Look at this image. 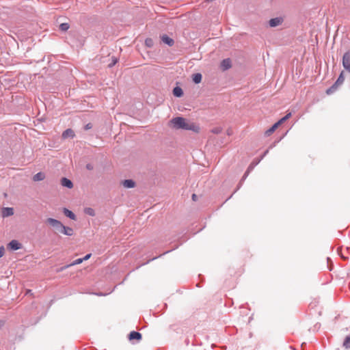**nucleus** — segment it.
<instances>
[{"instance_id": "9b49d317", "label": "nucleus", "mask_w": 350, "mask_h": 350, "mask_svg": "<svg viewBox=\"0 0 350 350\" xmlns=\"http://www.w3.org/2000/svg\"><path fill=\"white\" fill-rule=\"evenodd\" d=\"M161 40L170 46H172L174 43V40L167 35H163L161 36Z\"/></svg>"}, {"instance_id": "6ab92c4d", "label": "nucleus", "mask_w": 350, "mask_h": 350, "mask_svg": "<svg viewBox=\"0 0 350 350\" xmlns=\"http://www.w3.org/2000/svg\"><path fill=\"white\" fill-rule=\"evenodd\" d=\"M173 94L176 97H180L183 94V91L181 88L177 86L174 88Z\"/></svg>"}, {"instance_id": "f8f14e48", "label": "nucleus", "mask_w": 350, "mask_h": 350, "mask_svg": "<svg viewBox=\"0 0 350 350\" xmlns=\"http://www.w3.org/2000/svg\"><path fill=\"white\" fill-rule=\"evenodd\" d=\"M221 66L224 70L229 69L231 67L230 59L229 58L223 59L221 62Z\"/></svg>"}, {"instance_id": "0eeeda50", "label": "nucleus", "mask_w": 350, "mask_h": 350, "mask_svg": "<svg viewBox=\"0 0 350 350\" xmlns=\"http://www.w3.org/2000/svg\"><path fill=\"white\" fill-rule=\"evenodd\" d=\"M14 215V208L12 207H3L1 209V216L3 218L8 217Z\"/></svg>"}, {"instance_id": "6e6552de", "label": "nucleus", "mask_w": 350, "mask_h": 350, "mask_svg": "<svg viewBox=\"0 0 350 350\" xmlns=\"http://www.w3.org/2000/svg\"><path fill=\"white\" fill-rule=\"evenodd\" d=\"M60 233L67 236H72L74 234V230L72 228L63 225Z\"/></svg>"}, {"instance_id": "7ed1b4c3", "label": "nucleus", "mask_w": 350, "mask_h": 350, "mask_svg": "<svg viewBox=\"0 0 350 350\" xmlns=\"http://www.w3.org/2000/svg\"><path fill=\"white\" fill-rule=\"evenodd\" d=\"M344 80H345V77H344V75H343V72H342L337 81L335 82V83L331 87L329 88V89L327 90L326 92L327 94H330L332 93H333L334 92V90L336 89V88L341 85L343 82H344Z\"/></svg>"}, {"instance_id": "2f4dec72", "label": "nucleus", "mask_w": 350, "mask_h": 350, "mask_svg": "<svg viewBox=\"0 0 350 350\" xmlns=\"http://www.w3.org/2000/svg\"><path fill=\"white\" fill-rule=\"evenodd\" d=\"M86 168L89 170H92L93 169V165L90 163L86 165Z\"/></svg>"}, {"instance_id": "c9c22d12", "label": "nucleus", "mask_w": 350, "mask_h": 350, "mask_svg": "<svg viewBox=\"0 0 350 350\" xmlns=\"http://www.w3.org/2000/svg\"><path fill=\"white\" fill-rule=\"evenodd\" d=\"M192 200L193 201H196L197 200V196L194 193L192 195Z\"/></svg>"}, {"instance_id": "5701e85b", "label": "nucleus", "mask_w": 350, "mask_h": 350, "mask_svg": "<svg viewBox=\"0 0 350 350\" xmlns=\"http://www.w3.org/2000/svg\"><path fill=\"white\" fill-rule=\"evenodd\" d=\"M278 124L276 123H275L269 129H268L266 132H265V134L267 135H271L278 127Z\"/></svg>"}, {"instance_id": "1a4fd4ad", "label": "nucleus", "mask_w": 350, "mask_h": 350, "mask_svg": "<svg viewBox=\"0 0 350 350\" xmlns=\"http://www.w3.org/2000/svg\"><path fill=\"white\" fill-rule=\"evenodd\" d=\"M122 185L125 188L131 189L135 187V183L131 179H127L122 181Z\"/></svg>"}, {"instance_id": "423d86ee", "label": "nucleus", "mask_w": 350, "mask_h": 350, "mask_svg": "<svg viewBox=\"0 0 350 350\" xmlns=\"http://www.w3.org/2000/svg\"><path fill=\"white\" fill-rule=\"evenodd\" d=\"M283 21L282 17H275L269 20V25L271 27H275L280 25Z\"/></svg>"}, {"instance_id": "72a5a7b5", "label": "nucleus", "mask_w": 350, "mask_h": 350, "mask_svg": "<svg viewBox=\"0 0 350 350\" xmlns=\"http://www.w3.org/2000/svg\"><path fill=\"white\" fill-rule=\"evenodd\" d=\"M91 128H92V124H91L90 123L87 124L85 125V129L86 130L90 129H91Z\"/></svg>"}, {"instance_id": "aec40b11", "label": "nucleus", "mask_w": 350, "mask_h": 350, "mask_svg": "<svg viewBox=\"0 0 350 350\" xmlns=\"http://www.w3.org/2000/svg\"><path fill=\"white\" fill-rule=\"evenodd\" d=\"M261 159H255L247 167V170L252 172L254 168L260 162Z\"/></svg>"}, {"instance_id": "412c9836", "label": "nucleus", "mask_w": 350, "mask_h": 350, "mask_svg": "<svg viewBox=\"0 0 350 350\" xmlns=\"http://www.w3.org/2000/svg\"><path fill=\"white\" fill-rule=\"evenodd\" d=\"M192 79L195 83L198 84L202 81V75L200 73H196L193 75Z\"/></svg>"}, {"instance_id": "ddd939ff", "label": "nucleus", "mask_w": 350, "mask_h": 350, "mask_svg": "<svg viewBox=\"0 0 350 350\" xmlns=\"http://www.w3.org/2000/svg\"><path fill=\"white\" fill-rule=\"evenodd\" d=\"M129 338L131 340L134 339L140 340L142 338V334L138 332L132 331L129 334Z\"/></svg>"}, {"instance_id": "f3484780", "label": "nucleus", "mask_w": 350, "mask_h": 350, "mask_svg": "<svg viewBox=\"0 0 350 350\" xmlns=\"http://www.w3.org/2000/svg\"><path fill=\"white\" fill-rule=\"evenodd\" d=\"M251 172H250L249 170H246V172H245V174H243V177L241 178L238 186H237V189L234 191V193L237 192V190H239L241 187L242 186L243 182L245 181V180L247 178V177L248 176L249 174Z\"/></svg>"}, {"instance_id": "20e7f679", "label": "nucleus", "mask_w": 350, "mask_h": 350, "mask_svg": "<svg viewBox=\"0 0 350 350\" xmlns=\"http://www.w3.org/2000/svg\"><path fill=\"white\" fill-rule=\"evenodd\" d=\"M342 66L347 71L350 72V52H346L343 55Z\"/></svg>"}, {"instance_id": "f257e3e1", "label": "nucleus", "mask_w": 350, "mask_h": 350, "mask_svg": "<svg viewBox=\"0 0 350 350\" xmlns=\"http://www.w3.org/2000/svg\"><path fill=\"white\" fill-rule=\"evenodd\" d=\"M170 125L175 129H183L187 131H197V126L189 122H187L184 118L176 117L170 120Z\"/></svg>"}, {"instance_id": "7c9ffc66", "label": "nucleus", "mask_w": 350, "mask_h": 350, "mask_svg": "<svg viewBox=\"0 0 350 350\" xmlns=\"http://www.w3.org/2000/svg\"><path fill=\"white\" fill-rule=\"evenodd\" d=\"M91 257V254H86L83 258H82L83 261L87 260Z\"/></svg>"}, {"instance_id": "a878e982", "label": "nucleus", "mask_w": 350, "mask_h": 350, "mask_svg": "<svg viewBox=\"0 0 350 350\" xmlns=\"http://www.w3.org/2000/svg\"><path fill=\"white\" fill-rule=\"evenodd\" d=\"M146 45L148 47H152L153 46V41L151 38H147L145 40Z\"/></svg>"}, {"instance_id": "473e14b6", "label": "nucleus", "mask_w": 350, "mask_h": 350, "mask_svg": "<svg viewBox=\"0 0 350 350\" xmlns=\"http://www.w3.org/2000/svg\"><path fill=\"white\" fill-rule=\"evenodd\" d=\"M269 152V150H267L266 151H265V152L263 153V154L261 156V157L260 159H261V160L263 159L264 157H265Z\"/></svg>"}, {"instance_id": "bb28decb", "label": "nucleus", "mask_w": 350, "mask_h": 350, "mask_svg": "<svg viewBox=\"0 0 350 350\" xmlns=\"http://www.w3.org/2000/svg\"><path fill=\"white\" fill-rule=\"evenodd\" d=\"M212 133L215 134H219L221 132V128L220 127H216L212 129Z\"/></svg>"}, {"instance_id": "b1692460", "label": "nucleus", "mask_w": 350, "mask_h": 350, "mask_svg": "<svg viewBox=\"0 0 350 350\" xmlns=\"http://www.w3.org/2000/svg\"><path fill=\"white\" fill-rule=\"evenodd\" d=\"M69 27H70V25H69V24H68V23H62V24H60V25H59V29H60V30H61V31H67V30L69 29Z\"/></svg>"}, {"instance_id": "c85d7f7f", "label": "nucleus", "mask_w": 350, "mask_h": 350, "mask_svg": "<svg viewBox=\"0 0 350 350\" xmlns=\"http://www.w3.org/2000/svg\"><path fill=\"white\" fill-rule=\"evenodd\" d=\"M5 254V247L4 246L0 247V258L3 257Z\"/></svg>"}, {"instance_id": "4be33fe9", "label": "nucleus", "mask_w": 350, "mask_h": 350, "mask_svg": "<svg viewBox=\"0 0 350 350\" xmlns=\"http://www.w3.org/2000/svg\"><path fill=\"white\" fill-rule=\"evenodd\" d=\"M342 346L347 349H350V335L345 337Z\"/></svg>"}, {"instance_id": "a211bd4d", "label": "nucleus", "mask_w": 350, "mask_h": 350, "mask_svg": "<svg viewBox=\"0 0 350 350\" xmlns=\"http://www.w3.org/2000/svg\"><path fill=\"white\" fill-rule=\"evenodd\" d=\"M83 262V260H82V258H77L75 260H74L72 263L69 264V265H67L61 268V271H63L71 266H74V265H79L80 263H81Z\"/></svg>"}, {"instance_id": "9d476101", "label": "nucleus", "mask_w": 350, "mask_h": 350, "mask_svg": "<svg viewBox=\"0 0 350 350\" xmlns=\"http://www.w3.org/2000/svg\"><path fill=\"white\" fill-rule=\"evenodd\" d=\"M61 184L63 187L71 189L73 187V184L70 180L67 178H62L61 180Z\"/></svg>"}, {"instance_id": "e433bc0d", "label": "nucleus", "mask_w": 350, "mask_h": 350, "mask_svg": "<svg viewBox=\"0 0 350 350\" xmlns=\"http://www.w3.org/2000/svg\"><path fill=\"white\" fill-rule=\"evenodd\" d=\"M230 134H231L230 131H228V135H230Z\"/></svg>"}, {"instance_id": "dca6fc26", "label": "nucleus", "mask_w": 350, "mask_h": 350, "mask_svg": "<svg viewBox=\"0 0 350 350\" xmlns=\"http://www.w3.org/2000/svg\"><path fill=\"white\" fill-rule=\"evenodd\" d=\"M45 178V174L43 172H38L33 176V180L35 182L43 180Z\"/></svg>"}, {"instance_id": "2eb2a0df", "label": "nucleus", "mask_w": 350, "mask_h": 350, "mask_svg": "<svg viewBox=\"0 0 350 350\" xmlns=\"http://www.w3.org/2000/svg\"><path fill=\"white\" fill-rule=\"evenodd\" d=\"M64 214L70 218V219L75 220L76 219V215L70 210H68L66 208H64L63 209Z\"/></svg>"}, {"instance_id": "c756f323", "label": "nucleus", "mask_w": 350, "mask_h": 350, "mask_svg": "<svg viewBox=\"0 0 350 350\" xmlns=\"http://www.w3.org/2000/svg\"><path fill=\"white\" fill-rule=\"evenodd\" d=\"M286 120H287L286 119V118L284 116L282 118H281L278 122H277V124L278 125H280L282 123H283L284 122H285Z\"/></svg>"}, {"instance_id": "f03ea898", "label": "nucleus", "mask_w": 350, "mask_h": 350, "mask_svg": "<svg viewBox=\"0 0 350 350\" xmlns=\"http://www.w3.org/2000/svg\"><path fill=\"white\" fill-rule=\"evenodd\" d=\"M46 223L53 227L55 230V232L57 233H60L62 228L64 225L60 221L51 217L46 219Z\"/></svg>"}, {"instance_id": "393cba45", "label": "nucleus", "mask_w": 350, "mask_h": 350, "mask_svg": "<svg viewBox=\"0 0 350 350\" xmlns=\"http://www.w3.org/2000/svg\"><path fill=\"white\" fill-rule=\"evenodd\" d=\"M85 213L90 216H94L95 215V211L92 208H87L85 209Z\"/></svg>"}, {"instance_id": "f704fd0d", "label": "nucleus", "mask_w": 350, "mask_h": 350, "mask_svg": "<svg viewBox=\"0 0 350 350\" xmlns=\"http://www.w3.org/2000/svg\"><path fill=\"white\" fill-rule=\"evenodd\" d=\"M292 114L291 112L288 113L284 117L286 120L289 119L291 117Z\"/></svg>"}, {"instance_id": "39448f33", "label": "nucleus", "mask_w": 350, "mask_h": 350, "mask_svg": "<svg viewBox=\"0 0 350 350\" xmlns=\"http://www.w3.org/2000/svg\"><path fill=\"white\" fill-rule=\"evenodd\" d=\"M7 247L10 250H18L22 247V245L16 240H12Z\"/></svg>"}, {"instance_id": "cd10ccee", "label": "nucleus", "mask_w": 350, "mask_h": 350, "mask_svg": "<svg viewBox=\"0 0 350 350\" xmlns=\"http://www.w3.org/2000/svg\"><path fill=\"white\" fill-rule=\"evenodd\" d=\"M117 62H118L117 59L116 57H112V62H111V63H110L109 64V67H112L113 66H114L117 63Z\"/></svg>"}, {"instance_id": "4468645a", "label": "nucleus", "mask_w": 350, "mask_h": 350, "mask_svg": "<svg viewBox=\"0 0 350 350\" xmlns=\"http://www.w3.org/2000/svg\"><path fill=\"white\" fill-rule=\"evenodd\" d=\"M75 133L71 129H68L66 131H64L62 133V137L66 139L68 137H74Z\"/></svg>"}]
</instances>
